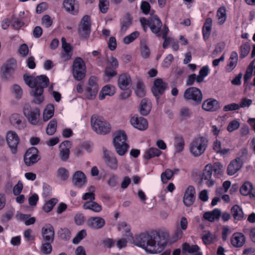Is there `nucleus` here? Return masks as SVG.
<instances>
[{"label":"nucleus","mask_w":255,"mask_h":255,"mask_svg":"<svg viewBox=\"0 0 255 255\" xmlns=\"http://www.w3.org/2000/svg\"><path fill=\"white\" fill-rule=\"evenodd\" d=\"M211 25L212 19L208 17L206 19L202 29L203 37L205 40H206L209 38L211 29Z\"/></svg>","instance_id":"c9c22d12"},{"label":"nucleus","mask_w":255,"mask_h":255,"mask_svg":"<svg viewBox=\"0 0 255 255\" xmlns=\"http://www.w3.org/2000/svg\"><path fill=\"white\" fill-rule=\"evenodd\" d=\"M195 189L192 186H189L186 190L183 197V203L187 207L192 205L195 200Z\"/></svg>","instance_id":"dca6fc26"},{"label":"nucleus","mask_w":255,"mask_h":255,"mask_svg":"<svg viewBox=\"0 0 255 255\" xmlns=\"http://www.w3.org/2000/svg\"><path fill=\"white\" fill-rule=\"evenodd\" d=\"M213 149L217 152L221 154H225L228 152L229 149L224 148L221 149V143L218 140H216L214 143Z\"/></svg>","instance_id":"864d4df0"},{"label":"nucleus","mask_w":255,"mask_h":255,"mask_svg":"<svg viewBox=\"0 0 255 255\" xmlns=\"http://www.w3.org/2000/svg\"><path fill=\"white\" fill-rule=\"evenodd\" d=\"M240 123L236 120H233L229 123L227 127V130L229 132H232L233 131L238 129L240 127Z\"/></svg>","instance_id":"680f3d73"},{"label":"nucleus","mask_w":255,"mask_h":255,"mask_svg":"<svg viewBox=\"0 0 255 255\" xmlns=\"http://www.w3.org/2000/svg\"><path fill=\"white\" fill-rule=\"evenodd\" d=\"M202 108L206 111L214 112L219 109L220 104L215 99H209L203 102Z\"/></svg>","instance_id":"b1692460"},{"label":"nucleus","mask_w":255,"mask_h":255,"mask_svg":"<svg viewBox=\"0 0 255 255\" xmlns=\"http://www.w3.org/2000/svg\"><path fill=\"white\" fill-rule=\"evenodd\" d=\"M209 69L207 66L202 68L199 72V74L197 76L196 81L201 83L203 81L204 77L207 76L209 73Z\"/></svg>","instance_id":"de8ad7c7"},{"label":"nucleus","mask_w":255,"mask_h":255,"mask_svg":"<svg viewBox=\"0 0 255 255\" xmlns=\"http://www.w3.org/2000/svg\"><path fill=\"white\" fill-rule=\"evenodd\" d=\"M140 21L142 25H147L152 32L155 34L158 33L160 30L162 23L159 18L157 17H151L149 20L142 18Z\"/></svg>","instance_id":"f8f14e48"},{"label":"nucleus","mask_w":255,"mask_h":255,"mask_svg":"<svg viewBox=\"0 0 255 255\" xmlns=\"http://www.w3.org/2000/svg\"><path fill=\"white\" fill-rule=\"evenodd\" d=\"M65 10L70 13L76 15L79 10V3L75 0H65L63 3Z\"/></svg>","instance_id":"aec40b11"},{"label":"nucleus","mask_w":255,"mask_h":255,"mask_svg":"<svg viewBox=\"0 0 255 255\" xmlns=\"http://www.w3.org/2000/svg\"><path fill=\"white\" fill-rule=\"evenodd\" d=\"M95 187L93 186H91L88 189L89 192L85 193L82 196V199L84 200H89V201H94L95 199Z\"/></svg>","instance_id":"37998d69"},{"label":"nucleus","mask_w":255,"mask_h":255,"mask_svg":"<svg viewBox=\"0 0 255 255\" xmlns=\"http://www.w3.org/2000/svg\"><path fill=\"white\" fill-rule=\"evenodd\" d=\"M57 202V200L56 198H52L49 200L44 205L43 207V211L46 213L50 212Z\"/></svg>","instance_id":"8fccbe9b"},{"label":"nucleus","mask_w":255,"mask_h":255,"mask_svg":"<svg viewBox=\"0 0 255 255\" xmlns=\"http://www.w3.org/2000/svg\"><path fill=\"white\" fill-rule=\"evenodd\" d=\"M169 234L166 232H156L152 235L143 233L136 237L134 244L151 254L161 253L167 244Z\"/></svg>","instance_id":"f257e3e1"},{"label":"nucleus","mask_w":255,"mask_h":255,"mask_svg":"<svg viewBox=\"0 0 255 255\" xmlns=\"http://www.w3.org/2000/svg\"><path fill=\"white\" fill-rule=\"evenodd\" d=\"M72 182L75 186L80 188L82 187L86 182V176L81 171H76L73 176Z\"/></svg>","instance_id":"cd10ccee"},{"label":"nucleus","mask_w":255,"mask_h":255,"mask_svg":"<svg viewBox=\"0 0 255 255\" xmlns=\"http://www.w3.org/2000/svg\"><path fill=\"white\" fill-rule=\"evenodd\" d=\"M52 242H45L44 243L42 244L41 247V251L44 254L48 255L50 254L52 250V247L51 243Z\"/></svg>","instance_id":"5fc2aeb1"},{"label":"nucleus","mask_w":255,"mask_h":255,"mask_svg":"<svg viewBox=\"0 0 255 255\" xmlns=\"http://www.w3.org/2000/svg\"><path fill=\"white\" fill-rule=\"evenodd\" d=\"M42 239L44 242H53L54 239V228L49 225L42 229Z\"/></svg>","instance_id":"393cba45"},{"label":"nucleus","mask_w":255,"mask_h":255,"mask_svg":"<svg viewBox=\"0 0 255 255\" xmlns=\"http://www.w3.org/2000/svg\"><path fill=\"white\" fill-rule=\"evenodd\" d=\"M212 164H208L206 165L203 170L202 179L207 180L206 184L208 186H212L213 185L214 182L212 179Z\"/></svg>","instance_id":"bb28decb"},{"label":"nucleus","mask_w":255,"mask_h":255,"mask_svg":"<svg viewBox=\"0 0 255 255\" xmlns=\"http://www.w3.org/2000/svg\"><path fill=\"white\" fill-rule=\"evenodd\" d=\"M238 60V55L235 51L231 53L230 57V62L227 65V69L228 71H231L237 66Z\"/></svg>","instance_id":"72a5a7b5"},{"label":"nucleus","mask_w":255,"mask_h":255,"mask_svg":"<svg viewBox=\"0 0 255 255\" xmlns=\"http://www.w3.org/2000/svg\"><path fill=\"white\" fill-rule=\"evenodd\" d=\"M105 74L109 78V79H111V78L116 76L117 75V72L115 70V68L113 67L111 68V67L107 66L105 70Z\"/></svg>","instance_id":"052dcab7"},{"label":"nucleus","mask_w":255,"mask_h":255,"mask_svg":"<svg viewBox=\"0 0 255 255\" xmlns=\"http://www.w3.org/2000/svg\"><path fill=\"white\" fill-rule=\"evenodd\" d=\"M16 67V61L14 59H10L6 63L1 67V70L3 76L7 79L11 73L14 72Z\"/></svg>","instance_id":"f3484780"},{"label":"nucleus","mask_w":255,"mask_h":255,"mask_svg":"<svg viewBox=\"0 0 255 255\" xmlns=\"http://www.w3.org/2000/svg\"><path fill=\"white\" fill-rule=\"evenodd\" d=\"M243 161L241 157H238L233 160L227 168L228 175H233L237 173L243 166Z\"/></svg>","instance_id":"a211bd4d"},{"label":"nucleus","mask_w":255,"mask_h":255,"mask_svg":"<svg viewBox=\"0 0 255 255\" xmlns=\"http://www.w3.org/2000/svg\"><path fill=\"white\" fill-rule=\"evenodd\" d=\"M54 108L52 105H48L43 112V120L47 121L51 118L54 115Z\"/></svg>","instance_id":"79ce46f5"},{"label":"nucleus","mask_w":255,"mask_h":255,"mask_svg":"<svg viewBox=\"0 0 255 255\" xmlns=\"http://www.w3.org/2000/svg\"><path fill=\"white\" fill-rule=\"evenodd\" d=\"M87 225L94 229L102 228L105 225V220L99 217H91L87 220Z\"/></svg>","instance_id":"a878e982"},{"label":"nucleus","mask_w":255,"mask_h":255,"mask_svg":"<svg viewBox=\"0 0 255 255\" xmlns=\"http://www.w3.org/2000/svg\"><path fill=\"white\" fill-rule=\"evenodd\" d=\"M139 35V33L138 31H134L131 33L130 35L126 36L123 40L124 43L126 44H129L134 41Z\"/></svg>","instance_id":"6e6d98bb"},{"label":"nucleus","mask_w":255,"mask_h":255,"mask_svg":"<svg viewBox=\"0 0 255 255\" xmlns=\"http://www.w3.org/2000/svg\"><path fill=\"white\" fill-rule=\"evenodd\" d=\"M59 234L62 239L68 240L70 237L71 233L68 229L64 228L59 231Z\"/></svg>","instance_id":"0e129e2a"},{"label":"nucleus","mask_w":255,"mask_h":255,"mask_svg":"<svg viewBox=\"0 0 255 255\" xmlns=\"http://www.w3.org/2000/svg\"><path fill=\"white\" fill-rule=\"evenodd\" d=\"M83 207L84 209L91 210L97 213L101 212L102 210L101 205L94 201L85 202L83 205Z\"/></svg>","instance_id":"2f4dec72"},{"label":"nucleus","mask_w":255,"mask_h":255,"mask_svg":"<svg viewBox=\"0 0 255 255\" xmlns=\"http://www.w3.org/2000/svg\"><path fill=\"white\" fill-rule=\"evenodd\" d=\"M91 31V21L90 17H83L79 25L78 32L82 38L89 37Z\"/></svg>","instance_id":"9b49d317"},{"label":"nucleus","mask_w":255,"mask_h":255,"mask_svg":"<svg viewBox=\"0 0 255 255\" xmlns=\"http://www.w3.org/2000/svg\"><path fill=\"white\" fill-rule=\"evenodd\" d=\"M57 121L55 119L51 120L48 124L46 128V133L48 135H53L56 131Z\"/></svg>","instance_id":"a18cd8bd"},{"label":"nucleus","mask_w":255,"mask_h":255,"mask_svg":"<svg viewBox=\"0 0 255 255\" xmlns=\"http://www.w3.org/2000/svg\"><path fill=\"white\" fill-rule=\"evenodd\" d=\"M118 86L123 90L128 89L131 85L132 81L130 76L127 74H122L119 76Z\"/></svg>","instance_id":"5701e85b"},{"label":"nucleus","mask_w":255,"mask_h":255,"mask_svg":"<svg viewBox=\"0 0 255 255\" xmlns=\"http://www.w3.org/2000/svg\"><path fill=\"white\" fill-rule=\"evenodd\" d=\"M199 248L197 245L190 246L187 243H184L183 245V251L189 253H195L198 251Z\"/></svg>","instance_id":"603ef678"},{"label":"nucleus","mask_w":255,"mask_h":255,"mask_svg":"<svg viewBox=\"0 0 255 255\" xmlns=\"http://www.w3.org/2000/svg\"><path fill=\"white\" fill-rule=\"evenodd\" d=\"M132 19L130 17H124L121 20V32L122 33L125 32L132 24Z\"/></svg>","instance_id":"c03bdc74"},{"label":"nucleus","mask_w":255,"mask_h":255,"mask_svg":"<svg viewBox=\"0 0 255 255\" xmlns=\"http://www.w3.org/2000/svg\"><path fill=\"white\" fill-rule=\"evenodd\" d=\"M86 68L85 62L80 57H76L72 65V74L77 81H81L86 75Z\"/></svg>","instance_id":"39448f33"},{"label":"nucleus","mask_w":255,"mask_h":255,"mask_svg":"<svg viewBox=\"0 0 255 255\" xmlns=\"http://www.w3.org/2000/svg\"><path fill=\"white\" fill-rule=\"evenodd\" d=\"M87 234L86 231L84 230L80 231L76 235V236L73 239V243L77 244L80 242L85 237Z\"/></svg>","instance_id":"e2e57ef3"},{"label":"nucleus","mask_w":255,"mask_h":255,"mask_svg":"<svg viewBox=\"0 0 255 255\" xmlns=\"http://www.w3.org/2000/svg\"><path fill=\"white\" fill-rule=\"evenodd\" d=\"M48 4L46 2H41L37 6L36 12L38 14H40L45 11L48 8Z\"/></svg>","instance_id":"338daca9"},{"label":"nucleus","mask_w":255,"mask_h":255,"mask_svg":"<svg viewBox=\"0 0 255 255\" xmlns=\"http://www.w3.org/2000/svg\"><path fill=\"white\" fill-rule=\"evenodd\" d=\"M175 148L177 152H181L184 147V140L183 137L179 135H177L175 137Z\"/></svg>","instance_id":"ea45409f"},{"label":"nucleus","mask_w":255,"mask_h":255,"mask_svg":"<svg viewBox=\"0 0 255 255\" xmlns=\"http://www.w3.org/2000/svg\"><path fill=\"white\" fill-rule=\"evenodd\" d=\"M109 2L108 0L101 1L99 2V8L103 13H105L109 7Z\"/></svg>","instance_id":"69168bd1"},{"label":"nucleus","mask_w":255,"mask_h":255,"mask_svg":"<svg viewBox=\"0 0 255 255\" xmlns=\"http://www.w3.org/2000/svg\"><path fill=\"white\" fill-rule=\"evenodd\" d=\"M174 172L170 169H167L165 172L161 175V178L163 183H166L167 181L171 179Z\"/></svg>","instance_id":"3c124183"},{"label":"nucleus","mask_w":255,"mask_h":255,"mask_svg":"<svg viewBox=\"0 0 255 255\" xmlns=\"http://www.w3.org/2000/svg\"><path fill=\"white\" fill-rule=\"evenodd\" d=\"M162 152L156 148L151 147L147 150L144 155L146 159H149L154 157H158L161 155Z\"/></svg>","instance_id":"58836bf2"},{"label":"nucleus","mask_w":255,"mask_h":255,"mask_svg":"<svg viewBox=\"0 0 255 255\" xmlns=\"http://www.w3.org/2000/svg\"><path fill=\"white\" fill-rule=\"evenodd\" d=\"M62 47L64 51V53L62 54V57L64 61L68 60L71 58L72 56V47L70 44L66 42L65 37L61 39Z\"/></svg>","instance_id":"c756f323"},{"label":"nucleus","mask_w":255,"mask_h":255,"mask_svg":"<svg viewBox=\"0 0 255 255\" xmlns=\"http://www.w3.org/2000/svg\"><path fill=\"white\" fill-rule=\"evenodd\" d=\"M71 147V142L68 140L64 141L60 144V156L62 161H65L69 158Z\"/></svg>","instance_id":"6ab92c4d"},{"label":"nucleus","mask_w":255,"mask_h":255,"mask_svg":"<svg viewBox=\"0 0 255 255\" xmlns=\"http://www.w3.org/2000/svg\"><path fill=\"white\" fill-rule=\"evenodd\" d=\"M203 243L206 245L210 244L217 241V236L209 231H205V234L202 237Z\"/></svg>","instance_id":"e433bc0d"},{"label":"nucleus","mask_w":255,"mask_h":255,"mask_svg":"<svg viewBox=\"0 0 255 255\" xmlns=\"http://www.w3.org/2000/svg\"><path fill=\"white\" fill-rule=\"evenodd\" d=\"M127 135L125 132H120L114 139V145L117 153L123 156L127 152L128 147V144L126 142Z\"/></svg>","instance_id":"423d86ee"},{"label":"nucleus","mask_w":255,"mask_h":255,"mask_svg":"<svg viewBox=\"0 0 255 255\" xmlns=\"http://www.w3.org/2000/svg\"><path fill=\"white\" fill-rule=\"evenodd\" d=\"M6 141L11 152L13 153H15L19 142V138L18 135L14 131H8L6 135Z\"/></svg>","instance_id":"4468645a"},{"label":"nucleus","mask_w":255,"mask_h":255,"mask_svg":"<svg viewBox=\"0 0 255 255\" xmlns=\"http://www.w3.org/2000/svg\"><path fill=\"white\" fill-rule=\"evenodd\" d=\"M97 78L91 76L89 79L88 85L86 89V97L89 100H93L96 97L99 91Z\"/></svg>","instance_id":"9d476101"},{"label":"nucleus","mask_w":255,"mask_h":255,"mask_svg":"<svg viewBox=\"0 0 255 255\" xmlns=\"http://www.w3.org/2000/svg\"><path fill=\"white\" fill-rule=\"evenodd\" d=\"M151 107L149 103L148 102V100L143 99L141 100L140 106V112L141 115L146 116L150 111Z\"/></svg>","instance_id":"4c0bfd02"},{"label":"nucleus","mask_w":255,"mask_h":255,"mask_svg":"<svg viewBox=\"0 0 255 255\" xmlns=\"http://www.w3.org/2000/svg\"><path fill=\"white\" fill-rule=\"evenodd\" d=\"M212 171H214V176L219 178L223 173V166L220 162H216L212 165Z\"/></svg>","instance_id":"49530a36"},{"label":"nucleus","mask_w":255,"mask_h":255,"mask_svg":"<svg viewBox=\"0 0 255 255\" xmlns=\"http://www.w3.org/2000/svg\"><path fill=\"white\" fill-rule=\"evenodd\" d=\"M167 88V83L163 82L162 79L155 80L152 88V92L154 96L159 99V96L163 95Z\"/></svg>","instance_id":"ddd939ff"},{"label":"nucleus","mask_w":255,"mask_h":255,"mask_svg":"<svg viewBox=\"0 0 255 255\" xmlns=\"http://www.w3.org/2000/svg\"><path fill=\"white\" fill-rule=\"evenodd\" d=\"M250 49L251 48L249 44L246 43L242 45L240 47V57L242 58L245 57L249 54Z\"/></svg>","instance_id":"13d9d810"},{"label":"nucleus","mask_w":255,"mask_h":255,"mask_svg":"<svg viewBox=\"0 0 255 255\" xmlns=\"http://www.w3.org/2000/svg\"><path fill=\"white\" fill-rule=\"evenodd\" d=\"M119 230L124 229L127 236L128 238L130 237L131 239H133L131 233L130 232V228L127 225L126 222H122L119 227Z\"/></svg>","instance_id":"4d7b16f0"},{"label":"nucleus","mask_w":255,"mask_h":255,"mask_svg":"<svg viewBox=\"0 0 255 255\" xmlns=\"http://www.w3.org/2000/svg\"><path fill=\"white\" fill-rule=\"evenodd\" d=\"M141 54L142 56L146 58H148L150 55V50L146 45H142L140 48Z\"/></svg>","instance_id":"774afa93"},{"label":"nucleus","mask_w":255,"mask_h":255,"mask_svg":"<svg viewBox=\"0 0 255 255\" xmlns=\"http://www.w3.org/2000/svg\"><path fill=\"white\" fill-rule=\"evenodd\" d=\"M131 124L140 130H145L148 127L147 121L143 117H133L130 119Z\"/></svg>","instance_id":"4be33fe9"},{"label":"nucleus","mask_w":255,"mask_h":255,"mask_svg":"<svg viewBox=\"0 0 255 255\" xmlns=\"http://www.w3.org/2000/svg\"><path fill=\"white\" fill-rule=\"evenodd\" d=\"M23 80L29 87L35 88L30 92V95L34 97L32 102L36 104H41L44 100L43 89L47 87L49 81L45 75H40L36 77L27 75H23Z\"/></svg>","instance_id":"f03ea898"},{"label":"nucleus","mask_w":255,"mask_h":255,"mask_svg":"<svg viewBox=\"0 0 255 255\" xmlns=\"http://www.w3.org/2000/svg\"><path fill=\"white\" fill-rule=\"evenodd\" d=\"M91 123L93 129L98 134H108L112 129L111 125L108 121L96 114L91 117Z\"/></svg>","instance_id":"7ed1b4c3"},{"label":"nucleus","mask_w":255,"mask_h":255,"mask_svg":"<svg viewBox=\"0 0 255 255\" xmlns=\"http://www.w3.org/2000/svg\"><path fill=\"white\" fill-rule=\"evenodd\" d=\"M221 214V211L218 209H215L212 212H207L204 214V218L210 222H214L218 219Z\"/></svg>","instance_id":"473e14b6"},{"label":"nucleus","mask_w":255,"mask_h":255,"mask_svg":"<svg viewBox=\"0 0 255 255\" xmlns=\"http://www.w3.org/2000/svg\"><path fill=\"white\" fill-rule=\"evenodd\" d=\"M103 152L104 159L107 165L112 169H117L118 165L117 158L112 153L105 148L103 149Z\"/></svg>","instance_id":"2eb2a0df"},{"label":"nucleus","mask_w":255,"mask_h":255,"mask_svg":"<svg viewBox=\"0 0 255 255\" xmlns=\"http://www.w3.org/2000/svg\"><path fill=\"white\" fill-rule=\"evenodd\" d=\"M252 191L253 185L249 182H246L240 188V192L244 196L252 195L253 196H255V194Z\"/></svg>","instance_id":"f704fd0d"},{"label":"nucleus","mask_w":255,"mask_h":255,"mask_svg":"<svg viewBox=\"0 0 255 255\" xmlns=\"http://www.w3.org/2000/svg\"><path fill=\"white\" fill-rule=\"evenodd\" d=\"M136 95L139 97H143L145 95V87L143 82L138 81L136 84Z\"/></svg>","instance_id":"09e8293b"},{"label":"nucleus","mask_w":255,"mask_h":255,"mask_svg":"<svg viewBox=\"0 0 255 255\" xmlns=\"http://www.w3.org/2000/svg\"><path fill=\"white\" fill-rule=\"evenodd\" d=\"M183 97L185 100H191L196 104H200L203 98L201 90L194 87L187 88L184 92Z\"/></svg>","instance_id":"1a4fd4ad"},{"label":"nucleus","mask_w":255,"mask_h":255,"mask_svg":"<svg viewBox=\"0 0 255 255\" xmlns=\"http://www.w3.org/2000/svg\"><path fill=\"white\" fill-rule=\"evenodd\" d=\"M23 158L25 165L27 166H31L39 161L41 156L37 148L32 147L26 150Z\"/></svg>","instance_id":"6e6552de"},{"label":"nucleus","mask_w":255,"mask_h":255,"mask_svg":"<svg viewBox=\"0 0 255 255\" xmlns=\"http://www.w3.org/2000/svg\"><path fill=\"white\" fill-rule=\"evenodd\" d=\"M208 142V140L205 136H200L195 138L190 144V152L195 157L200 156L205 152Z\"/></svg>","instance_id":"20e7f679"},{"label":"nucleus","mask_w":255,"mask_h":255,"mask_svg":"<svg viewBox=\"0 0 255 255\" xmlns=\"http://www.w3.org/2000/svg\"><path fill=\"white\" fill-rule=\"evenodd\" d=\"M178 115L181 121H185L190 118L192 112L188 107H182L179 110Z\"/></svg>","instance_id":"a19ab883"},{"label":"nucleus","mask_w":255,"mask_h":255,"mask_svg":"<svg viewBox=\"0 0 255 255\" xmlns=\"http://www.w3.org/2000/svg\"><path fill=\"white\" fill-rule=\"evenodd\" d=\"M231 213L235 220L241 221L244 218V214L242 209L238 205H234L231 209Z\"/></svg>","instance_id":"7c9ffc66"},{"label":"nucleus","mask_w":255,"mask_h":255,"mask_svg":"<svg viewBox=\"0 0 255 255\" xmlns=\"http://www.w3.org/2000/svg\"><path fill=\"white\" fill-rule=\"evenodd\" d=\"M58 176L62 180H66L69 177L68 171L65 168L61 167L57 171Z\"/></svg>","instance_id":"bf43d9fd"},{"label":"nucleus","mask_w":255,"mask_h":255,"mask_svg":"<svg viewBox=\"0 0 255 255\" xmlns=\"http://www.w3.org/2000/svg\"><path fill=\"white\" fill-rule=\"evenodd\" d=\"M9 121L11 124L18 129H23L25 127V121L19 114H12L10 117Z\"/></svg>","instance_id":"412c9836"},{"label":"nucleus","mask_w":255,"mask_h":255,"mask_svg":"<svg viewBox=\"0 0 255 255\" xmlns=\"http://www.w3.org/2000/svg\"><path fill=\"white\" fill-rule=\"evenodd\" d=\"M246 241L245 236L240 233H236L232 236L231 241L232 245L236 248L242 247Z\"/></svg>","instance_id":"c85d7f7f"},{"label":"nucleus","mask_w":255,"mask_h":255,"mask_svg":"<svg viewBox=\"0 0 255 255\" xmlns=\"http://www.w3.org/2000/svg\"><path fill=\"white\" fill-rule=\"evenodd\" d=\"M23 111L24 115L31 124L33 125L38 124L40 115L39 109H32L29 104H26L24 106Z\"/></svg>","instance_id":"0eeeda50"}]
</instances>
